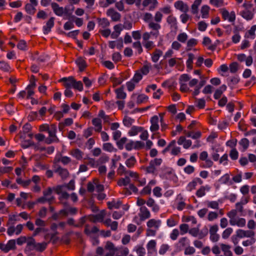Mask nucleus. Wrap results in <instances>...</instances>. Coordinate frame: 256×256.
<instances>
[{
    "instance_id": "nucleus-1",
    "label": "nucleus",
    "mask_w": 256,
    "mask_h": 256,
    "mask_svg": "<svg viewBox=\"0 0 256 256\" xmlns=\"http://www.w3.org/2000/svg\"><path fill=\"white\" fill-rule=\"evenodd\" d=\"M162 224L160 220L152 218L146 222L148 228L146 230V236H155Z\"/></svg>"
},
{
    "instance_id": "nucleus-2",
    "label": "nucleus",
    "mask_w": 256,
    "mask_h": 256,
    "mask_svg": "<svg viewBox=\"0 0 256 256\" xmlns=\"http://www.w3.org/2000/svg\"><path fill=\"white\" fill-rule=\"evenodd\" d=\"M142 19L144 21L148 24L149 28L152 30H160L161 26L160 24L155 23L152 21L153 16L150 12H144L142 14Z\"/></svg>"
},
{
    "instance_id": "nucleus-3",
    "label": "nucleus",
    "mask_w": 256,
    "mask_h": 256,
    "mask_svg": "<svg viewBox=\"0 0 256 256\" xmlns=\"http://www.w3.org/2000/svg\"><path fill=\"white\" fill-rule=\"evenodd\" d=\"M49 136L46 138L45 143L50 144L54 142H57L58 139L56 136V124L50 125V128L48 132Z\"/></svg>"
},
{
    "instance_id": "nucleus-4",
    "label": "nucleus",
    "mask_w": 256,
    "mask_h": 256,
    "mask_svg": "<svg viewBox=\"0 0 256 256\" xmlns=\"http://www.w3.org/2000/svg\"><path fill=\"white\" fill-rule=\"evenodd\" d=\"M218 226L217 224H214L210 226V240L212 242H216L220 239V236L217 232Z\"/></svg>"
},
{
    "instance_id": "nucleus-5",
    "label": "nucleus",
    "mask_w": 256,
    "mask_h": 256,
    "mask_svg": "<svg viewBox=\"0 0 256 256\" xmlns=\"http://www.w3.org/2000/svg\"><path fill=\"white\" fill-rule=\"evenodd\" d=\"M30 3L26 4L25 6V10L30 15L34 14L36 8V6L38 5V0H30Z\"/></svg>"
},
{
    "instance_id": "nucleus-6",
    "label": "nucleus",
    "mask_w": 256,
    "mask_h": 256,
    "mask_svg": "<svg viewBox=\"0 0 256 256\" xmlns=\"http://www.w3.org/2000/svg\"><path fill=\"white\" fill-rule=\"evenodd\" d=\"M156 240H150L146 246L148 252L150 255H156Z\"/></svg>"
},
{
    "instance_id": "nucleus-7",
    "label": "nucleus",
    "mask_w": 256,
    "mask_h": 256,
    "mask_svg": "<svg viewBox=\"0 0 256 256\" xmlns=\"http://www.w3.org/2000/svg\"><path fill=\"white\" fill-rule=\"evenodd\" d=\"M138 216L140 220L142 221H144L146 220L149 218L150 217L151 214L148 208L145 206H142L140 208Z\"/></svg>"
},
{
    "instance_id": "nucleus-8",
    "label": "nucleus",
    "mask_w": 256,
    "mask_h": 256,
    "mask_svg": "<svg viewBox=\"0 0 256 256\" xmlns=\"http://www.w3.org/2000/svg\"><path fill=\"white\" fill-rule=\"evenodd\" d=\"M166 22L172 31L176 32L178 29L177 20L173 15H170L166 18Z\"/></svg>"
},
{
    "instance_id": "nucleus-9",
    "label": "nucleus",
    "mask_w": 256,
    "mask_h": 256,
    "mask_svg": "<svg viewBox=\"0 0 256 256\" xmlns=\"http://www.w3.org/2000/svg\"><path fill=\"white\" fill-rule=\"evenodd\" d=\"M203 181L200 178H195L191 182H190L186 186V190L189 192H191L194 190L196 186L202 184Z\"/></svg>"
},
{
    "instance_id": "nucleus-10",
    "label": "nucleus",
    "mask_w": 256,
    "mask_h": 256,
    "mask_svg": "<svg viewBox=\"0 0 256 256\" xmlns=\"http://www.w3.org/2000/svg\"><path fill=\"white\" fill-rule=\"evenodd\" d=\"M222 18L224 20H228L230 22H234L236 20V14L234 11L229 12L226 10H222Z\"/></svg>"
},
{
    "instance_id": "nucleus-11",
    "label": "nucleus",
    "mask_w": 256,
    "mask_h": 256,
    "mask_svg": "<svg viewBox=\"0 0 256 256\" xmlns=\"http://www.w3.org/2000/svg\"><path fill=\"white\" fill-rule=\"evenodd\" d=\"M159 118L157 116H154L151 118L150 122L151 126H150V130L152 132H155L160 128L158 124Z\"/></svg>"
},
{
    "instance_id": "nucleus-12",
    "label": "nucleus",
    "mask_w": 256,
    "mask_h": 256,
    "mask_svg": "<svg viewBox=\"0 0 256 256\" xmlns=\"http://www.w3.org/2000/svg\"><path fill=\"white\" fill-rule=\"evenodd\" d=\"M54 18L51 17L46 22V25L42 27V30L44 34H48L52 28L54 26Z\"/></svg>"
},
{
    "instance_id": "nucleus-13",
    "label": "nucleus",
    "mask_w": 256,
    "mask_h": 256,
    "mask_svg": "<svg viewBox=\"0 0 256 256\" xmlns=\"http://www.w3.org/2000/svg\"><path fill=\"white\" fill-rule=\"evenodd\" d=\"M54 172L57 173L62 180L66 179L69 176V172L67 169L62 168L58 166H56Z\"/></svg>"
},
{
    "instance_id": "nucleus-14",
    "label": "nucleus",
    "mask_w": 256,
    "mask_h": 256,
    "mask_svg": "<svg viewBox=\"0 0 256 256\" xmlns=\"http://www.w3.org/2000/svg\"><path fill=\"white\" fill-rule=\"evenodd\" d=\"M211 187L208 184L202 186L196 190V195L198 198H202L204 196L206 192L210 191Z\"/></svg>"
},
{
    "instance_id": "nucleus-15",
    "label": "nucleus",
    "mask_w": 256,
    "mask_h": 256,
    "mask_svg": "<svg viewBox=\"0 0 256 256\" xmlns=\"http://www.w3.org/2000/svg\"><path fill=\"white\" fill-rule=\"evenodd\" d=\"M236 234L240 238H252L254 236V232L252 230H244L239 229L236 231Z\"/></svg>"
},
{
    "instance_id": "nucleus-16",
    "label": "nucleus",
    "mask_w": 256,
    "mask_h": 256,
    "mask_svg": "<svg viewBox=\"0 0 256 256\" xmlns=\"http://www.w3.org/2000/svg\"><path fill=\"white\" fill-rule=\"evenodd\" d=\"M51 6L54 12L58 16H62L64 14V9L63 7L60 6L56 2L51 3Z\"/></svg>"
},
{
    "instance_id": "nucleus-17",
    "label": "nucleus",
    "mask_w": 256,
    "mask_h": 256,
    "mask_svg": "<svg viewBox=\"0 0 256 256\" xmlns=\"http://www.w3.org/2000/svg\"><path fill=\"white\" fill-rule=\"evenodd\" d=\"M60 162H62L64 165H66L71 162V159L70 158L66 156L61 157L56 156L54 160V168H56V166H58V164Z\"/></svg>"
},
{
    "instance_id": "nucleus-18",
    "label": "nucleus",
    "mask_w": 256,
    "mask_h": 256,
    "mask_svg": "<svg viewBox=\"0 0 256 256\" xmlns=\"http://www.w3.org/2000/svg\"><path fill=\"white\" fill-rule=\"evenodd\" d=\"M106 15L111 18L114 22L118 21L121 17L120 14L113 8H110L106 11Z\"/></svg>"
},
{
    "instance_id": "nucleus-19",
    "label": "nucleus",
    "mask_w": 256,
    "mask_h": 256,
    "mask_svg": "<svg viewBox=\"0 0 256 256\" xmlns=\"http://www.w3.org/2000/svg\"><path fill=\"white\" fill-rule=\"evenodd\" d=\"M154 30V32H144L142 36V42L150 40V38L152 36H154L156 38L160 34L159 30Z\"/></svg>"
},
{
    "instance_id": "nucleus-20",
    "label": "nucleus",
    "mask_w": 256,
    "mask_h": 256,
    "mask_svg": "<svg viewBox=\"0 0 256 256\" xmlns=\"http://www.w3.org/2000/svg\"><path fill=\"white\" fill-rule=\"evenodd\" d=\"M174 5L176 8L183 12H187L189 10V8L188 4L184 3L182 0H178L175 2Z\"/></svg>"
},
{
    "instance_id": "nucleus-21",
    "label": "nucleus",
    "mask_w": 256,
    "mask_h": 256,
    "mask_svg": "<svg viewBox=\"0 0 256 256\" xmlns=\"http://www.w3.org/2000/svg\"><path fill=\"white\" fill-rule=\"evenodd\" d=\"M176 201L177 202V210H183L185 208L186 204L185 203V199L182 194H179L177 196Z\"/></svg>"
},
{
    "instance_id": "nucleus-22",
    "label": "nucleus",
    "mask_w": 256,
    "mask_h": 256,
    "mask_svg": "<svg viewBox=\"0 0 256 256\" xmlns=\"http://www.w3.org/2000/svg\"><path fill=\"white\" fill-rule=\"evenodd\" d=\"M104 216V211H102L96 214L90 216L89 219L91 222H103Z\"/></svg>"
},
{
    "instance_id": "nucleus-23",
    "label": "nucleus",
    "mask_w": 256,
    "mask_h": 256,
    "mask_svg": "<svg viewBox=\"0 0 256 256\" xmlns=\"http://www.w3.org/2000/svg\"><path fill=\"white\" fill-rule=\"evenodd\" d=\"M60 82H64V86L66 88H73L75 79L72 76H69L68 78H63L60 80Z\"/></svg>"
},
{
    "instance_id": "nucleus-24",
    "label": "nucleus",
    "mask_w": 256,
    "mask_h": 256,
    "mask_svg": "<svg viewBox=\"0 0 256 256\" xmlns=\"http://www.w3.org/2000/svg\"><path fill=\"white\" fill-rule=\"evenodd\" d=\"M114 32L111 34V38L114 39L117 38L123 30L122 24H118L114 26Z\"/></svg>"
},
{
    "instance_id": "nucleus-25",
    "label": "nucleus",
    "mask_w": 256,
    "mask_h": 256,
    "mask_svg": "<svg viewBox=\"0 0 256 256\" xmlns=\"http://www.w3.org/2000/svg\"><path fill=\"white\" fill-rule=\"evenodd\" d=\"M150 4H151V6L149 7L148 10H153L158 6V2L157 0H144L142 2V6L144 7H146Z\"/></svg>"
},
{
    "instance_id": "nucleus-26",
    "label": "nucleus",
    "mask_w": 256,
    "mask_h": 256,
    "mask_svg": "<svg viewBox=\"0 0 256 256\" xmlns=\"http://www.w3.org/2000/svg\"><path fill=\"white\" fill-rule=\"evenodd\" d=\"M116 98L118 99L124 100L126 97V94L124 92V86H122L120 88L114 90Z\"/></svg>"
},
{
    "instance_id": "nucleus-27",
    "label": "nucleus",
    "mask_w": 256,
    "mask_h": 256,
    "mask_svg": "<svg viewBox=\"0 0 256 256\" xmlns=\"http://www.w3.org/2000/svg\"><path fill=\"white\" fill-rule=\"evenodd\" d=\"M240 15L246 20H252L254 16V13L246 9L241 11Z\"/></svg>"
},
{
    "instance_id": "nucleus-28",
    "label": "nucleus",
    "mask_w": 256,
    "mask_h": 256,
    "mask_svg": "<svg viewBox=\"0 0 256 256\" xmlns=\"http://www.w3.org/2000/svg\"><path fill=\"white\" fill-rule=\"evenodd\" d=\"M92 124L94 126V130L100 132L102 130V122L99 118H94L92 120Z\"/></svg>"
},
{
    "instance_id": "nucleus-29",
    "label": "nucleus",
    "mask_w": 256,
    "mask_h": 256,
    "mask_svg": "<svg viewBox=\"0 0 256 256\" xmlns=\"http://www.w3.org/2000/svg\"><path fill=\"white\" fill-rule=\"evenodd\" d=\"M122 204V203L120 200H112L107 202L108 208L110 210L113 208L118 209L120 207Z\"/></svg>"
},
{
    "instance_id": "nucleus-30",
    "label": "nucleus",
    "mask_w": 256,
    "mask_h": 256,
    "mask_svg": "<svg viewBox=\"0 0 256 256\" xmlns=\"http://www.w3.org/2000/svg\"><path fill=\"white\" fill-rule=\"evenodd\" d=\"M222 250L224 252V256H233L232 251L230 250V246L226 244H220Z\"/></svg>"
},
{
    "instance_id": "nucleus-31",
    "label": "nucleus",
    "mask_w": 256,
    "mask_h": 256,
    "mask_svg": "<svg viewBox=\"0 0 256 256\" xmlns=\"http://www.w3.org/2000/svg\"><path fill=\"white\" fill-rule=\"evenodd\" d=\"M70 154L78 160H82L84 156V152L78 148L72 150Z\"/></svg>"
},
{
    "instance_id": "nucleus-32",
    "label": "nucleus",
    "mask_w": 256,
    "mask_h": 256,
    "mask_svg": "<svg viewBox=\"0 0 256 256\" xmlns=\"http://www.w3.org/2000/svg\"><path fill=\"white\" fill-rule=\"evenodd\" d=\"M189 244V240L186 237H182L179 239L176 246L180 248V250H181L182 248L186 247Z\"/></svg>"
},
{
    "instance_id": "nucleus-33",
    "label": "nucleus",
    "mask_w": 256,
    "mask_h": 256,
    "mask_svg": "<svg viewBox=\"0 0 256 256\" xmlns=\"http://www.w3.org/2000/svg\"><path fill=\"white\" fill-rule=\"evenodd\" d=\"M143 128L138 126H132L128 132V134L130 136H134L137 135L138 132L142 131Z\"/></svg>"
},
{
    "instance_id": "nucleus-34",
    "label": "nucleus",
    "mask_w": 256,
    "mask_h": 256,
    "mask_svg": "<svg viewBox=\"0 0 256 256\" xmlns=\"http://www.w3.org/2000/svg\"><path fill=\"white\" fill-rule=\"evenodd\" d=\"M162 55V52L159 49H156L152 54V60L154 62H158L160 58Z\"/></svg>"
},
{
    "instance_id": "nucleus-35",
    "label": "nucleus",
    "mask_w": 256,
    "mask_h": 256,
    "mask_svg": "<svg viewBox=\"0 0 256 256\" xmlns=\"http://www.w3.org/2000/svg\"><path fill=\"white\" fill-rule=\"evenodd\" d=\"M98 25L102 28H107L110 25L108 20L106 18H98Z\"/></svg>"
},
{
    "instance_id": "nucleus-36",
    "label": "nucleus",
    "mask_w": 256,
    "mask_h": 256,
    "mask_svg": "<svg viewBox=\"0 0 256 256\" xmlns=\"http://www.w3.org/2000/svg\"><path fill=\"white\" fill-rule=\"evenodd\" d=\"M198 43V40L194 38H192L188 40L186 43V50H190L194 46H195Z\"/></svg>"
},
{
    "instance_id": "nucleus-37",
    "label": "nucleus",
    "mask_w": 256,
    "mask_h": 256,
    "mask_svg": "<svg viewBox=\"0 0 256 256\" xmlns=\"http://www.w3.org/2000/svg\"><path fill=\"white\" fill-rule=\"evenodd\" d=\"M136 163V160L134 156H131L128 158L125 164L128 168H132L134 166Z\"/></svg>"
},
{
    "instance_id": "nucleus-38",
    "label": "nucleus",
    "mask_w": 256,
    "mask_h": 256,
    "mask_svg": "<svg viewBox=\"0 0 256 256\" xmlns=\"http://www.w3.org/2000/svg\"><path fill=\"white\" fill-rule=\"evenodd\" d=\"M102 149L106 152H112L116 151V149L113 144L110 142L104 143L102 144Z\"/></svg>"
},
{
    "instance_id": "nucleus-39",
    "label": "nucleus",
    "mask_w": 256,
    "mask_h": 256,
    "mask_svg": "<svg viewBox=\"0 0 256 256\" xmlns=\"http://www.w3.org/2000/svg\"><path fill=\"white\" fill-rule=\"evenodd\" d=\"M256 30V25H253L250 30L246 33L245 37L254 40L255 38V32Z\"/></svg>"
},
{
    "instance_id": "nucleus-40",
    "label": "nucleus",
    "mask_w": 256,
    "mask_h": 256,
    "mask_svg": "<svg viewBox=\"0 0 256 256\" xmlns=\"http://www.w3.org/2000/svg\"><path fill=\"white\" fill-rule=\"evenodd\" d=\"M178 223V219L174 216H171L166 220V224L168 227H173Z\"/></svg>"
},
{
    "instance_id": "nucleus-41",
    "label": "nucleus",
    "mask_w": 256,
    "mask_h": 256,
    "mask_svg": "<svg viewBox=\"0 0 256 256\" xmlns=\"http://www.w3.org/2000/svg\"><path fill=\"white\" fill-rule=\"evenodd\" d=\"M26 242L27 244L26 248L28 250H34L36 243L34 238H28L26 240Z\"/></svg>"
},
{
    "instance_id": "nucleus-42",
    "label": "nucleus",
    "mask_w": 256,
    "mask_h": 256,
    "mask_svg": "<svg viewBox=\"0 0 256 256\" xmlns=\"http://www.w3.org/2000/svg\"><path fill=\"white\" fill-rule=\"evenodd\" d=\"M76 63L81 72L83 71L86 66V61L82 58H78L76 60Z\"/></svg>"
},
{
    "instance_id": "nucleus-43",
    "label": "nucleus",
    "mask_w": 256,
    "mask_h": 256,
    "mask_svg": "<svg viewBox=\"0 0 256 256\" xmlns=\"http://www.w3.org/2000/svg\"><path fill=\"white\" fill-rule=\"evenodd\" d=\"M110 158L106 154H103L96 161V166L105 164L109 161Z\"/></svg>"
},
{
    "instance_id": "nucleus-44",
    "label": "nucleus",
    "mask_w": 256,
    "mask_h": 256,
    "mask_svg": "<svg viewBox=\"0 0 256 256\" xmlns=\"http://www.w3.org/2000/svg\"><path fill=\"white\" fill-rule=\"evenodd\" d=\"M170 250V246L166 244H162L159 248L158 253L160 255H164Z\"/></svg>"
},
{
    "instance_id": "nucleus-45",
    "label": "nucleus",
    "mask_w": 256,
    "mask_h": 256,
    "mask_svg": "<svg viewBox=\"0 0 256 256\" xmlns=\"http://www.w3.org/2000/svg\"><path fill=\"white\" fill-rule=\"evenodd\" d=\"M130 183V178L126 176L124 178H120L118 181V184L120 186H126Z\"/></svg>"
},
{
    "instance_id": "nucleus-46",
    "label": "nucleus",
    "mask_w": 256,
    "mask_h": 256,
    "mask_svg": "<svg viewBox=\"0 0 256 256\" xmlns=\"http://www.w3.org/2000/svg\"><path fill=\"white\" fill-rule=\"evenodd\" d=\"M143 46L146 50L147 51L152 50L155 47L154 42L152 40H148L142 42Z\"/></svg>"
},
{
    "instance_id": "nucleus-47",
    "label": "nucleus",
    "mask_w": 256,
    "mask_h": 256,
    "mask_svg": "<svg viewBox=\"0 0 256 256\" xmlns=\"http://www.w3.org/2000/svg\"><path fill=\"white\" fill-rule=\"evenodd\" d=\"M220 181L222 184H226L231 185L232 184V182L230 181V176L228 174H226L222 176L220 179Z\"/></svg>"
},
{
    "instance_id": "nucleus-48",
    "label": "nucleus",
    "mask_w": 256,
    "mask_h": 256,
    "mask_svg": "<svg viewBox=\"0 0 256 256\" xmlns=\"http://www.w3.org/2000/svg\"><path fill=\"white\" fill-rule=\"evenodd\" d=\"M16 182L17 184H20L23 188H27L31 183L30 180H22L20 178H18L16 179Z\"/></svg>"
},
{
    "instance_id": "nucleus-49",
    "label": "nucleus",
    "mask_w": 256,
    "mask_h": 256,
    "mask_svg": "<svg viewBox=\"0 0 256 256\" xmlns=\"http://www.w3.org/2000/svg\"><path fill=\"white\" fill-rule=\"evenodd\" d=\"M54 200V196H50V198H46V196H44L39 198L37 200V202L40 203L44 204L46 202H48L50 204H52V201Z\"/></svg>"
},
{
    "instance_id": "nucleus-50",
    "label": "nucleus",
    "mask_w": 256,
    "mask_h": 256,
    "mask_svg": "<svg viewBox=\"0 0 256 256\" xmlns=\"http://www.w3.org/2000/svg\"><path fill=\"white\" fill-rule=\"evenodd\" d=\"M0 70L4 72H8L10 70V66L6 62L0 60Z\"/></svg>"
},
{
    "instance_id": "nucleus-51",
    "label": "nucleus",
    "mask_w": 256,
    "mask_h": 256,
    "mask_svg": "<svg viewBox=\"0 0 256 256\" xmlns=\"http://www.w3.org/2000/svg\"><path fill=\"white\" fill-rule=\"evenodd\" d=\"M202 0H195L194 4L192 6V13L196 14L198 12V8L200 6Z\"/></svg>"
},
{
    "instance_id": "nucleus-52",
    "label": "nucleus",
    "mask_w": 256,
    "mask_h": 256,
    "mask_svg": "<svg viewBox=\"0 0 256 256\" xmlns=\"http://www.w3.org/2000/svg\"><path fill=\"white\" fill-rule=\"evenodd\" d=\"M187 137L192 138L193 139H198L201 136V132L199 131L196 132H188L185 133Z\"/></svg>"
},
{
    "instance_id": "nucleus-53",
    "label": "nucleus",
    "mask_w": 256,
    "mask_h": 256,
    "mask_svg": "<svg viewBox=\"0 0 256 256\" xmlns=\"http://www.w3.org/2000/svg\"><path fill=\"white\" fill-rule=\"evenodd\" d=\"M188 38V36L186 32H181L177 36V40L182 43H185Z\"/></svg>"
},
{
    "instance_id": "nucleus-54",
    "label": "nucleus",
    "mask_w": 256,
    "mask_h": 256,
    "mask_svg": "<svg viewBox=\"0 0 256 256\" xmlns=\"http://www.w3.org/2000/svg\"><path fill=\"white\" fill-rule=\"evenodd\" d=\"M210 10V7L208 6H204L201 9L202 17L206 18L208 17Z\"/></svg>"
},
{
    "instance_id": "nucleus-55",
    "label": "nucleus",
    "mask_w": 256,
    "mask_h": 256,
    "mask_svg": "<svg viewBox=\"0 0 256 256\" xmlns=\"http://www.w3.org/2000/svg\"><path fill=\"white\" fill-rule=\"evenodd\" d=\"M152 68V66L150 64L147 63L146 64H144L143 66L140 69V72L144 74V75H146L148 74L150 69Z\"/></svg>"
},
{
    "instance_id": "nucleus-56",
    "label": "nucleus",
    "mask_w": 256,
    "mask_h": 256,
    "mask_svg": "<svg viewBox=\"0 0 256 256\" xmlns=\"http://www.w3.org/2000/svg\"><path fill=\"white\" fill-rule=\"evenodd\" d=\"M47 245L48 243L46 242L36 243L34 250L39 252H43L46 248Z\"/></svg>"
},
{
    "instance_id": "nucleus-57",
    "label": "nucleus",
    "mask_w": 256,
    "mask_h": 256,
    "mask_svg": "<svg viewBox=\"0 0 256 256\" xmlns=\"http://www.w3.org/2000/svg\"><path fill=\"white\" fill-rule=\"evenodd\" d=\"M132 47L137 50L138 54H141L143 52L141 43L140 41L135 42L132 44Z\"/></svg>"
},
{
    "instance_id": "nucleus-58",
    "label": "nucleus",
    "mask_w": 256,
    "mask_h": 256,
    "mask_svg": "<svg viewBox=\"0 0 256 256\" xmlns=\"http://www.w3.org/2000/svg\"><path fill=\"white\" fill-rule=\"evenodd\" d=\"M180 234L184 235L189 231V226L188 224H182L180 226Z\"/></svg>"
},
{
    "instance_id": "nucleus-59",
    "label": "nucleus",
    "mask_w": 256,
    "mask_h": 256,
    "mask_svg": "<svg viewBox=\"0 0 256 256\" xmlns=\"http://www.w3.org/2000/svg\"><path fill=\"white\" fill-rule=\"evenodd\" d=\"M99 32L101 34V35L106 38H108L110 36H111V34L112 32H111V30L110 28H105L102 29H100L99 30Z\"/></svg>"
},
{
    "instance_id": "nucleus-60",
    "label": "nucleus",
    "mask_w": 256,
    "mask_h": 256,
    "mask_svg": "<svg viewBox=\"0 0 256 256\" xmlns=\"http://www.w3.org/2000/svg\"><path fill=\"white\" fill-rule=\"evenodd\" d=\"M249 144V140L246 138H242L239 142V144L242 147L244 151L248 148Z\"/></svg>"
},
{
    "instance_id": "nucleus-61",
    "label": "nucleus",
    "mask_w": 256,
    "mask_h": 256,
    "mask_svg": "<svg viewBox=\"0 0 256 256\" xmlns=\"http://www.w3.org/2000/svg\"><path fill=\"white\" fill-rule=\"evenodd\" d=\"M134 120L130 117L126 116L123 119V124L126 127H130L134 122Z\"/></svg>"
},
{
    "instance_id": "nucleus-62",
    "label": "nucleus",
    "mask_w": 256,
    "mask_h": 256,
    "mask_svg": "<svg viewBox=\"0 0 256 256\" xmlns=\"http://www.w3.org/2000/svg\"><path fill=\"white\" fill-rule=\"evenodd\" d=\"M233 232V229L231 228H226L222 233V238L227 239Z\"/></svg>"
},
{
    "instance_id": "nucleus-63",
    "label": "nucleus",
    "mask_w": 256,
    "mask_h": 256,
    "mask_svg": "<svg viewBox=\"0 0 256 256\" xmlns=\"http://www.w3.org/2000/svg\"><path fill=\"white\" fill-rule=\"evenodd\" d=\"M148 97L144 94H139L137 97L136 102L138 104L145 102L148 101Z\"/></svg>"
},
{
    "instance_id": "nucleus-64",
    "label": "nucleus",
    "mask_w": 256,
    "mask_h": 256,
    "mask_svg": "<svg viewBox=\"0 0 256 256\" xmlns=\"http://www.w3.org/2000/svg\"><path fill=\"white\" fill-rule=\"evenodd\" d=\"M127 174L130 177L132 178L133 179V180L135 182L137 180H138V178H140L139 174L137 172L130 170H128V171L127 172Z\"/></svg>"
}]
</instances>
